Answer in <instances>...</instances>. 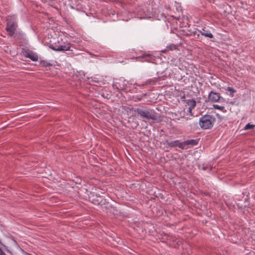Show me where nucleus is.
I'll return each mask as SVG.
<instances>
[{"label":"nucleus","instance_id":"nucleus-1","mask_svg":"<svg viewBox=\"0 0 255 255\" xmlns=\"http://www.w3.org/2000/svg\"><path fill=\"white\" fill-rule=\"evenodd\" d=\"M5 30L10 37L14 38L21 37L23 33L21 31H17L18 19L15 15H7L5 18Z\"/></svg>","mask_w":255,"mask_h":255},{"label":"nucleus","instance_id":"nucleus-2","mask_svg":"<svg viewBox=\"0 0 255 255\" xmlns=\"http://www.w3.org/2000/svg\"><path fill=\"white\" fill-rule=\"evenodd\" d=\"M134 112L137 113L141 119H142L143 121H144V119L147 120H155L156 119L155 111L154 110L148 108H136L134 110Z\"/></svg>","mask_w":255,"mask_h":255},{"label":"nucleus","instance_id":"nucleus-3","mask_svg":"<svg viewBox=\"0 0 255 255\" xmlns=\"http://www.w3.org/2000/svg\"><path fill=\"white\" fill-rule=\"evenodd\" d=\"M215 122L216 119L214 116L205 115L200 118L199 125L202 129H210L213 127Z\"/></svg>","mask_w":255,"mask_h":255},{"label":"nucleus","instance_id":"nucleus-4","mask_svg":"<svg viewBox=\"0 0 255 255\" xmlns=\"http://www.w3.org/2000/svg\"><path fill=\"white\" fill-rule=\"evenodd\" d=\"M208 101L211 102H224V99L217 92L211 91L208 95Z\"/></svg>","mask_w":255,"mask_h":255},{"label":"nucleus","instance_id":"nucleus-5","mask_svg":"<svg viewBox=\"0 0 255 255\" xmlns=\"http://www.w3.org/2000/svg\"><path fill=\"white\" fill-rule=\"evenodd\" d=\"M119 82H116L113 84V88L118 90H127L128 82L122 79H119Z\"/></svg>","mask_w":255,"mask_h":255},{"label":"nucleus","instance_id":"nucleus-6","mask_svg":"<svg viewBox=\"0 0 255 255\" xmlns=\"http://www.w3.org/2000/svg\"><path fill=\"white\" fill-rule=\"evenodd\" d=\"M165 142L166 144L168 145V146L170 147H178L180 149H184V146H183V142H181L179 140H175L174 141H171L166 140Z\"/></svg>","mask_w":255,"mask_h":255},{"label":"nucleus","instance_id":"nucleus-7","mask_svg":"<svg viewBox=\"0 0 255 255\" xmlns=\"http://www.w3.org/2000/svg\"><path fill=\"white\" fill-rule=\"evenodd\" d=\"M73 47V45L69 43H68L64 45H61L60 47L59 48H57V51H70L71 53L69 54L71 55V56L74 55L73 53V49L71 48Z\"/></svg>","mask_w":255,"mask_h":255},{"label":"nucleus","instance_id":"nucleus-8","mask_svg":"<svg viewBox=\"0 0 255 255\" xmlns=\"http://www.w3.org/2000/svg\"><path fill=\"white\" fill-rule=\"evenodd\" d=\"M185 103L186 104L189 106L188 109V112L190 114V115H192V111L196 106V101L194 99H188L186 100Z\"/></svg>","mask_w":255,"mask_h":255},{"label":"nucleus","instance_id":"nucleus-9","mask_svg":"<svg viewBox=\"0 0 255 255\" xmlns=\"http://www.w3.org/2000/svg\"><path fill=\"white\" fill-rule=\"evenodd\" d=\"M198 31L202 35L204 36L205 37L210 38L213 37V35L205 27L202 28L201 30L199 29Z\"/></svg>","mask_w":255,"mask_h":255},{"label":"nucleus","instance_id":"nucleus-10","mask_svg":"<svg viewBox=\"0 0 255 255\" xmlns=\"http://www.w3.org/2000/svg\"><path fill=\"white\" fill-rule=\"evenodd\" d=\"M198 141L197 139H189L183 141V146L184 149L186 148V146L188 145H191L192 146L196 145L198 144Z\"/></svg>","mask_w":255,"mask_h":255},{"label":"nucleus","instance_id":"nucleus-11","mask_svg":"<svg viewBox=\"0 0 255 255\" xmlns=\"http://www.w3.org/2000/svg\"><path fill=\"white\" fill-rule=\"evenodd\" d=\"M61 45L59 44V42L54 43V44H50L48 47L49 48L52 49L53 51L56 52H59L60 51H57V49L59 48L60 47Z\"/></svg>","mask_w":255,"mask_h":255},{"label":"nucleus","instance_id":"nucleus-12","mask_svg":"<svg viewBox=\"0 0 255 255\" xmlns=\"http://www.w3.org/2000/svg\"><path fill=\"white\" fill-rule=\"evenodd\" d=\"M226 90L230 92V96L233 97L234 95V94L236 92V91L232 87H228L226 89Z\"/></svg>","mask_w":255,"mask_h":255},{"label":"nucleus","instance_id":"nucleus-13","mask_svg":"<svg viewBox=\"0 0 255 255\" xmlns=\"http://www.w3.org/2000/svg\"><path fill=\"white\" fill-rule=\"evenodd\" d=\"M213 107L215 109L219 110L222 111H223L224 112H225L226 111L225 110V107L224 106H220V105H218L215 104V105H213Z\"/></svg>","mask_w":255,"mask_h":255},{"label":"nucleus","instance_id":"nucleus-14","mask_svg":"<svg viewBox=\"0 0 255 255\" xmlns=\"http://www.w3.org/2000/svg\"><path fill=\"white\" fill-rule=\"evenodd\" d=\"M26 57L30 58L33 61H36L38 60L37 56L36 55H34L33 54H29L28 55L26 56Z\"/></svg>","mask_w":255,"mask_h":255},{"label":"nucleus","instance_id":"nucleus-15","mask_svg":"<svg viewBox=\"0 0 255 255\" xmlns=\"http://www.w3.org/2000/svg\"><path fill=\"white\" fill-rule=\"evenodd\" d=\"M255 126L253 124H251L250 123H248L246 125V126L244 128V129L245 130H248V129H252L255 128Z\"/></svg>","mask_w":255,"mask_h":255},{"label":"nucleus","instance_id":"nucleus-16","mask_svg":"<svg viewBox=\"0 0 255 255\" xmlns=\"http://www.w3.org/2000/svg\"><path fill=\"white\" fill-rule=\"evenodd\" d=\"M41 64L44 67H48L52 65V64L49 62L45 60L41 61Z\"/></svg>","mask_w":255,"mask_h":255},{"label":"nucleus","instance_id":"nucleus-17","mask_svg":"<svg viewBox=\"0 0 255 255\" xmlns=\"http://www.w3.org/2000/svg\"><path fill=\"white\" fill-rule=\"evenodd\" d=\"M148 17V14H145V15H143V16H141H141L139 17V18H140V19H142V18H147V17Z\"/></svg>","mask_w":255,"mask_h":255},{"label":"nucleus","instance_id":"nucleus-18","mask_svg":"<svg viewBox=\"0 0 255 255\" xmlns=\"http://www.w3.org/2000/svg\"><path fill=\"white\" fill-rule=\"evenodd\" d=\"M0 255H6L3 251L0 248Z\"/></svg>","mask_w":255,"mask_h":255},{"label":"nucleus","instance_id":"nucleus-19","mask_svg":"<svg viewBox=\"0 0 255 255\" xmlns=\"http://www.w3.org/2000/svg\"><path fill=\"white\" fill-rule=\"evenodd\" d=\"M141 98H137V100H135V101H139L141 100Z\"/></svg>","mask_w":255,"mask_h":255}]
</instances>
